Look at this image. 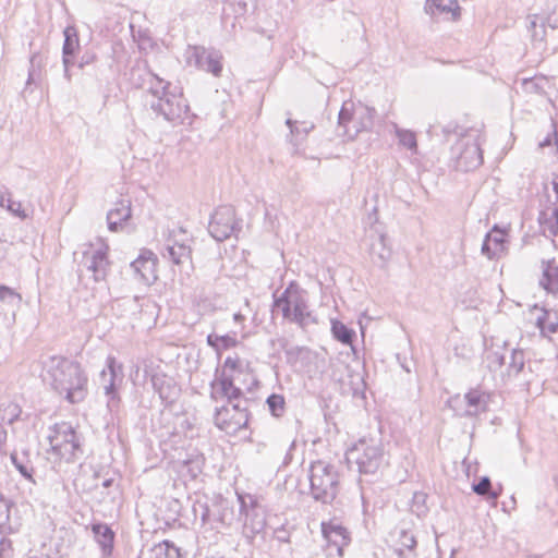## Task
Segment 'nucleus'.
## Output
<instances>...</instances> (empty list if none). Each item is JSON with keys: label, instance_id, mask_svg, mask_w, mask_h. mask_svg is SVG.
<instances>
[{"label": "nucleus", "instance_id": "f257e3e1", "mask_svg": "<svg viewBox=\"0 0 558 558\" xmlns=\"http://www.w3.org/2000/svg\"><path fill=\"white\" fill-rule=\"evenodd\" d=\"M47 375L52 389L72 404L85 400L88 389V378L77 362L61 356H50L46 363Z\"/></svg>", "mask_w": 558, "mask_h": 558}, {"label": "nucleus", "instance_id": "f03ea898", "mask_svg": "<svg viewBox=\"0 0 558 558\" xmlns=\"http://www.w3.org/2000/svg\"><path fill=\"white\" fill-rule=\"evenodd\" d=\"M149 74L154 80L148 88V93L153 96V99L148 102L151 111L161 116L168 122L183 124L184 120L189 118L190 111V106L183 94L181 92L179 94L170 92V82L153 72H149Z\"/></svg>", "mask_w": 558, "mask_h": 558}, {"label": "nucleus", "instance_id": "7ed1b4c3", "mask_svg": "<svg viewBox=\"0 0 558 558\" xmlns=\"http://www.w3.org/2000/svg\"><path fill=\"white\" fill-rule=\"evenodd\" d=\"M345 459L362 475H375L388 463L381 439L374 437L359 439L347 451Z\"/></svg>", "mask_w": 558, "mask_h": 558}, {"label": "nucleus", "instance_id": "20e7f679", "mask_svg": "<svg viewBox=\"0 0 558 558\" xmlns=\"http://www.w3.org/2000/svg\"><path fill=\"white\" fill-rule=\"evenodd\" d=\"M310 495L323 505H331L340 492L338 468L327 461H313L308 469Z\"/></svg>", "mask_w": 558, "mask_h": 558}, {"label": "nucleus", "instance_id": "39448f33", "mask_svg": "<svg viewBox=\"0 0 558 558\" xmlns=\"http://www.w3.org/2000/svg\"><path fill=\"white\" fill-rule=\"evenodd\" d=\"M195 520H201V527L206 531L229 526L234 518L233 508L223 498L209 500L207 497L197 498L192 507Z\"/></svg>", "mask_w": 558, "mask_h": 558}, {"label": "nucleus", "instance_id": "423d86ee", "mask_svg": "<svg viewBox=\"0 0 558 558\" xmlns=\"http://www.w3.org/2000/svg\"><path fill=\"white\" fill-rule=\"evenodd\" d=\"M52 452L68 463L74 462L83 453L80 437L68 422L56 423L47 436Z\"/></svg>", "mask_w": 558, "mask_h": 558}, {"label": "nucleus", "instance_id": "0eeeda50", "mask_svg": "<svg viewBox=\"0 0 558 558\" xmlns=\"http://www.w3.org/2000/svg\"><path fill=\"white\" fill-rule=\"evenodd\" d=\"M275 305L281 307L284 318H289L302 327L308 322H315L308 311L304 291L294 281L290 282L281 296L275 300Z\"/></svg>", "mask_w": 558, "mask_h": 558}, {"label": "nucleus", "instance_id": "6e6552de", "mask_svg": "<svg viewBox=\"0 0 558 558\" xmlns=\"http://www.w3.org/2000/svg\"><path fill=\"white\" fill-rule=\"evenodd\" d=\"M284 353L289 364L300 365L311 378L320 376L326 371L327 362L325 356L306 347H291Z\"/></svg>", "mask_w": 558, "mask_h": 558}, {"label": "nucleus", "instance_id": "1a4fd4ad", "mask_svg": "<svg viewBox=\"0 0 558 558\" xmlns=\"http://www.w3.org/2000/svg\"><path fill=\"white\" fill-rule=\"evenodd\" d=\"M240 230L233 206L222 205L216 208L208 225V231L216 241L222 242Z\"/></svg>", "mask_w": 558, "mask_h": 558}, {"label": "nucleus", "instance_id": "9d476101", "mask_svg": "<svg viewBox=\"0 0 558 558\" xmlns=\"http://www.w3.org/2000/svg\"><path fill=\"white\" fill-rule=\"evenodd\" d=\"M187 62L203 71L219 77L222 72V54L215 49H206L203 46L189 47L186 52Z\"/></svg>", "mask_w": 558, "mask_h": 558}, {"label": "nucleus", "instance_id": "9b49d317", "mask_svg": "<svg viewBox=\"0 0 558 558\" xmlns=\"http://www.w3.org/2000/svg\"><path fill=\"white\" fill-rule=\"evenodd\" d=\"M251 506L247 507L245 498L239 496L240 500V514L244 515L243 535L252 542L254 537L262 533L266 526V518L264 509L257 505L250 496Z\"/></svg>", "mask_w": 558, "mask_h": 558}, {"label": "nucleus", "instance_id": "f8f14e48", "mask_svg": "<svg viewBox=\"0 0 558 558\" xmlns=\"http://www.w3.org/2000/svg\"><path fill=\"white\" fill-rule=\"evenodd\" d=\"M209 386V398L215 402L226 399L228 404L243 397V391L234 385L232 375H228L225 371L219 373L218 368L216 369V377Z\"/></svg>", "mask_w": 558, "mask_h": 558}, {"label": "nucleus", "instance_id": "ddd939ff", "mask_svg": "<svg viewBox=\"0 0 558 558\" xmlns=\"http://www.w3.org/2000/svg\"><path fill=\"white\" fill-rule=\"evenodd\" d=\"M107 251V247L94 250L89 246L87 251L83 252L81 266L93 274V279L96 282L105 280L108 275L110 263Z\"/></svg>", "mask_w": 558, "mask_h": 558}, {"label": "nucleus", "instance_id": "4468645a", "mask_svg": "<svg viewBox=\"0 0 558 558\" xmlns=\"http://www.w3.org/2000/svg\"><path fill=\"white\" fill-rule=\"evenodd\" d=\"M322 534L329 546H335L337 554L343 556V549L351 542L348 530L336 521L323 522Z\"/></svg>", "mask_w": 558, "mask_h": 558}, {"label": "nucleus", "instance_id": "2eb2a0df", "mask_svg": "<svg viewBox=\"0 0 558 558\" xmlns=\"http://www.w3.org/2000/svg\"><path fill=\"white\" fill-rule=\"evenodd\" d=\"M130 266L136 279L145 284L153 283L157 278L156 259L150 251L143 252Z\"/></svg>", "mask_w": 558, "mask_h": 558}, {"label": "nucleus", "instance_id": "dca6fc26", "mask_svg": "<svg viewBox=\"0 0 558 558\" xmlns=\"http://www.w3.org/2000/svg\"><path fill=\"white\" fill-rule=\"evenodd\" d=\"M460 154L457 157L458 167L464 171L478 168L483 163V154L476 141L461 144Z\"/></svg>", "mask_w": 558, "mask_h": 558}, {"label": "nucleus", "instance_id": "f3484780", "mask_svg": "<svg viewBox=\"0 0 558 558\" xmlns=\"http://www.w3.org/2000/svg\"><path fill=\"white\" fill-rule=\"evenodd\" d=\"M132 217L131 201L120 199L107 214L108 229L111 232L123 230L124 223Z\"/></svg>", "mask_w": 558, "mask_h": 558}, {"label": "nucleus", "instance_id": "a211bd4d", "mask_svg": "<svg viewBox=\"0 0 558 558\" xmlns=\"http://www.w3.org/2000/svg\"><path fill=\"white\" fill-rule=\"evenodd\" d=\"M191 239H183L182 243L166 244L162 253L163 258L182 266L192 262Z\"/></svg>", "mask_w": 558, "mask_h": 558}, {"label": "nucleus", "instance_id": "6ab92c4d", "mask_svg": "<svg viewBox=\"0 0 558 558\" xmlns=\"http://www.w3.org/2000/svg\"><path fill=\"white\" fill-rule=\"evenodd\" d=\"M539 286L548 293L558 294V262L556 258L542 259Z\"/></svg>", "mask_w": 558, "mask_h": 558}, {"label": "nucleus", "instance_id": "aec40b11", "mask_svg": "<svg viewBox=\"0 0 558 558\" xmlns=\"http://www.w3.org/2000/svg\"><path fill=\"white\" fill-rule=\"evenodd\" d=\"M153 389L158 393L161 401L166 404L172 403L178 395V389L171 378L161 374H154L150 377Z\"/></svg>", "mask_w": 558, "mask_h": 558}, {"label": "nucleus", "instance_id": "412c9836", "mask_svg": "<svg viewBox=\"0 0 558 558\" xmlns=\"http://www.w3.org/2000/svg\"><path fill=\"white\" fill-rule=\"evenodd\" d=\"M505 242L504 231L498 226H494L492 231L485 235L482 253L493 259L505 250Z\"/></svg>", "mask_w": 558, "mask_h": 558}, {"label": "nucleus", "instance_id": "4be33fe9", "mask_svg": "<svg viewBox=\"0 0 558 558\" xmlns=\"http://www.w3.org/2000/svg\"><path fill=\"white\" fill-rule=\"evenodd\" d=\"M92 532L100 546L102 556H111L114 545V532L112 529L106 523H94L92 524Z\"/></svg>", "mask_w": 558, "mask_h": 558}, {"label": "nucleus", "instance_id": "5701e85b", "mask_svg": "<svg viewBox=\"0 0 558 558\" xmlns=\"http://www.w3.org/2000/svg\"><path fill=\"white\" fill-rule=\"evenodd\" d=\"M107 368L109 374L104 369L101 372V378L106 380L107 376H109L108 384L105 385V393L109 397L108 405L111 407L119 402L118 393L116 390V378L118 376V372H121L122 366L119 365L113 356H108L107 359Z\"/></svg>", "mask_w": 558, "mask_h": 558}, {"label": "nucleus", "instance_id": "b1692460", "mask_svg": "<svg viewBox=\"0 0 558 558\" xmlns=\"http://www.w3.org/2000/svg\"><path fill=\"white\" fill-rule=\"evenodd\" d=\"M355 108L354 102L351 100L342 104L338 114V135L348 136L351 140L354 138L353 132H351V129L348 125L349 123H352V125L355 123Z\"/></svg>", "mask_w": 558, "mask_h": 558}, {"label": "nucleus", "instance_id": "393cba45", "mask_svg": "<svg viewBox=\"0 0 558 558\" xmlns=\"http://www.w3.org/2000/svg\"><path fill=\"white\" fill-rule=\"evenodd\" d=\"M466 408L463 416H475L487 410L488 397L480 390H471L464 395Z\"/></svg>", "mask_w": 558, "mask_h": 558}, {"label": "nucleus", "instance_id": "a878e982", "mask_svg": "<svg viewBox=\"0 0 558 558\" xmlns=\"http://www.w3.org/2000/svg\"><path fill=\"white\" fill-rule=\"evenodd\" d=\"M376 110L368 106L360 105L355 108V123L352 125L353 136L360 132L369 130L374 124Z\"/></svg>", "mask_w": 558, "mask_h": 558}, {"label": "nucleus", "instance_id": "bb28decb", "mask_svg": "<svg viewBox=\"0 0 558 558\" xmlns=\"http://www.w3.org/2000/svg\"><path fill=\"white\" fill-rule=\"evenodd\" d=\"M416 545L417 542L413 533L401 530L395 553L399 558H416Z\"/></svg>", "mask_w": 558, "mask_h": 558}, {"label": "nucleus", "instance_id": "cd10ccee", "mask_svg": "<svg viewBox=\"0 0 558 558\" xmlns=\"http://www.w3.org/2000/svg\"><path fill=\"white\" fill-rule=\"evenodd\" d=\"M374 264L384 267L391 257V250L386 244V236L380 234L372 244L369 250Z\"/></svg>", "mask_w": 558, "mask_h": 558}, {"label": "nucleus", "instance_id": "c85d7f7f", "mask_svg": "<svg viewBox=\"0 0 558 558\" xmlns=\"http://www.w3.org/2000/svg\"><path fill=\"white\" fill-rule=\"evenodd\" d=\"M287 126L290 129V142L293 146L298 147L307 136V134L314 129L313 123L298 122L292 119H287Z\"/></svg>", "mask_w": 558, "mask_h": 558}, {"label": "nucleus", "instance_id": "c756f323", "mask_svg": "<svg viewBox=\"0 0 558 558\" xmlns=\"http://www.w3.org/2000/svg\"><path fill=\"white\" fill-rule=\"evenodd\" d=\"M10 459L15 469L24 478L28 480L33 484L36 483L33 476L34 468L32 466L31 460L25 452L20 456L16 451H14L11 453Z\"/></svg>", "mask_w": 558, "mask_h": 558}, {"label": "nucleus", "instance_id": "7c9ffc66", "mask_svg": "<svg viewBox=\"0 0 558 558\" xmlns=\"http://www.w3.org/2000/svg\"><path fill=\"white\" fill-rule=\"evenodd\" d=\"M64 41L62 47V54L75 56L80 50V38L75 26H66L63 31Z\"/></svg>", "mask_w": 558, "mask_h": 558}, {"label": "nucleus", "instance_id": "2f4dec72", "mask_svg": "<svg viewBox=\"0 0 558 558\" xmlns=\"http://www.w3.org/2000/svg\"><path fill=\"white\" fill-rule=\"evenodd\" d=\"M331 333L343 344H351L355 337V331L338 319H331Z\"/></svg>", "mask_w": 558, "mask_h": 558}, {"label": "nucleus", "instance_id": "473e14b6", "mask_svg": "<svg viewBox=\"0 0 558 558\" xmlns=\"http://www.w3.org/2000/svg\"><path fill=\"white\" fill-rule=\"evenodd\" d=\"M525 364V355L523 350L513 349L510 354V360L507 367V375L509 377L518 376L524 367Z\"/></svg>", "mask_w": 558, "mask_h": 558}, {"label": "nucleus", "instance_id": "72a5a7b5", "mask_svg": "<svg viewBox=\"0 0 558 558\" xmlns=\"http://www.w3.org/2000/svg\"><path fill=\"white\" fill-rule=\"evenodd\" d=\"M214 424L227 433L232 430V420L228 405L217 407L214 413Z\"/></svg>", "mask_w": 558, "mask_h": 558}, {"label": "nucleus", "instance_id": "f704fd0d", "mask_svg": "<svg viewBox=\"0 0 558 558\" xmlns=\"http://www.w3.org/2000/svg\"><path fill=\"white\" fill-rule=\"evenodd\" d=\"M155 558H180L179 548L170 541H162L153 548Z\"/></svg>", "mask_w": 558, "mask_h": 558}, {"label": "nucleus", "instance_id": "c9c22d12", "mask_svg": "<svg viewBox=\"0 0 558 558\" xmlns=\"http://www.w3.org/2000/svg\"><path fill=\"white\" fill-rule=\"evenodd\" d=\"M551 185L556 195V202L554 204L551 216L548 219V228L554 235L558 236V174L553 175Z\"/></svg>", "mask_w": 558, "mask_h": 558}, {"label": "nucleus", "instance_id": "e433bc0d", "mask_svg": "<svg viewBox=\"0 0 558 558\" xmlns=\"http://www.w3.org/2000/svg\"><path fill=\"white\" fill-rule=\"evenodd\" d=\"M266 403L268 405V410L271 413V415L276 417H281L286 412V400L283 396L278 393H271L267 400Z\"/></svg>", "mask_w": 558, "mask_h": 558}, {"label": "nucleus", "instance_id": "4c0bfd02", "mask_svg": "<svg viewBox=\"0 0 558 558\" xmlns=\"http://www.w3.org/2000/svg\"><path fill=\"white\" fill-rule=\"evenodd\" d=\"M473 490L480 496H486L488 499L496 500L499 493L492 489V482L488 476H483L478 483L473 485Z\"/></svg>", "mask_w": 558, "mask_h": 558}, {"label": "nucleus", "instance_id": "58836bf2", "mask_svg": "<svg viewBox=\"0 0 558 558\" xmlns=\"http://www.w3.org/2000/svg\"><path fill=\"white\" fill-rule=\"evenodd\" d=\"M537 326L539 327L542 332H548L550 335L558 332V317L555 316L551 319V315L549 313H545L543 316L537 318Z\"/></svg>", "mask_w": 558, "mask_h": 558}, {"label": "nucleus", "instance_id": "ea45409f", "mask_svg": "<svg viewBox=\"0 0 558 558\" xmlns=\"http://www.w3.org/2000/svg\"><path fill=\"white\" fill-rule=\"evenodd\" d=\"M204 458L202 456H195L192 459L183 461V468L186 469L187 474L191 478H196L203 471Z\"/></svg>", "mask_w": 558, "mask_h": 558}, {"label": "nucleus", "instance_id": "a19ab883", "mask_svg": "<svg viewBox=\"0 0 558 558\" xmlns=\"http://www.w3.org/2000/svg\"><path fill=\"white\" fill-rule=\"evenodd\" d=\"M350 393L355 397L364 392L365 381L360 373H349Z\"/></svg>", "mask_w": 558, "mask_h": 558}, {"label": "nucleus", "instance_id": "79ce46f5", "mask_svg": "<svg viewBox=\"0 0 558 558\" xmlns=\"http://www.w3.org/2000/svg\"><path fill=\"white\" fill-rule=\"evenodd\" d=\"M41 62H43V59L38 53H34L31 57V60H29L31 68L28 70V78H27L26 85H31V84L35 83L36 80L40 76V71L39 70L37 71L36 66L40 68Z\"/></svg>", "mask_w": 558, "mask_h": 558}, {"label": "nucleus", "instance_id": "37998d69", "mask_svg": "<svg viewBox=\"0 0 558 558\" xmlns=\"http://www.w3.org/2000/svg\"><path fill=\"white\" fill-rule=\"evenodd\" d=\"M397 134L401 145L409 149H413L416 147V137L413 132L400 130L397 132Z\"/></svg>", "mask_w": 558, "mask_h": 558}, {"label": "nucleus", "instance_id": "c03bdc74", "mask_svg": "<svg viewBox=\"0 0 558 558\" xmlns=\"http://www.w3.org/2000/svg\"><path fill=\"white\" fill-rule=\"evenodd\" d=\"M219 340L220 351L235 348L239 344V341L236 340V331L219 336Z\"/></svg>", "mask_w": 558, "mask_h": 558}, {"label": "nucleus", "instance_id": "a18cd8bd", "mask_svg": "<svg viewBox=\"0 0 558 558\" xmlns=\"http://www.w3.org/2000/svg\"><path fill=\"white\" fill-rule=\"evenodd\" d=\"M440 12L451 13L452 20L457 21L460 17V7L458 3V0H449V3L446 5H442L440 3V7H435Z\"/></svg>", "mask_w": 558, "mask_h": 558}, {"label": "nucleus", "instance_id": "49530a36", "mask_svg": "<svg viewBox=\"0 0 558 558\" xmlns=\"http://www.w3.org/2000/svg\"><path fill=\"white\" fill-rule=\"evenodd\" d=\"M248 413L241 412L240 414L236 413L235 415L231 416L232 420V432H236L241 428H246L248 424Z\"/></svg>", "mask_w": 558, "mask_h": 558}, {"label": "nucleus", "instance_id": "de8ad7c7", "mask_svg": "<svg viewBox=\"0 0 558 558\" xmlns=\"http://www.w3.org/2000/svg\"><path fill=\"white\" fill-rule=\"evenodd\" d=\"M96 60H97L96 53L92 50H86L80 58V60L77 62V66L80 69H84L85 66L90 65L94 62H96Z\"/></svg>", "mask_w": 558, "mask_h": 558}, {"label": "nucleus", "instance_id": "09e8293b", "mask_svg": "<svg viewBox=\"0 0 558 558\" xmlns=\"http://www.w3.org/2000/svg\"><path fill=\"white\" fill-rule=\"evenodd\" d=\"M248 402L250 400L243 396L233 402H229L227 405L230 404L232 409L239 414L241 412L248 413Z\"/></svg>", "mask_w": 558, "mask_h": 558}, {"label": "nucleus", "instance_id": "8fccbe9b", "mask_svg": "<svg viewBox=\"0 0 558 558\" xmlns=\"http://www.w3.org/2000/svg\"><path fill=\"white\" fill-rule=\"evenodd\" d=\"M0 299L2 301H20V295L7 286H0Z\"/></svg>", "mask_w": 558, "mask_h": 558}, {"label": "nucleus", "instance_id": "3c124183", "mask_svg": "<svg viewBox=\"0 0 558 558\" xmlns=\"http://www.w3.org/2000/svg\"><path fill=\"white\" fill-rule=\"evenodd\" d=\"M183 239H190V238L186 235V232L182 228H180L178 231H172L170 233L169 238L167 239L166 244L182 243Z\"/></svg>", "mask_w": 558, "mask_h": 558}, {"label": "nucleus", "instance_id": "603ef678", "mask_svg": "<svg viewBox=\"0 0 558 558\" xmlns=\"http://www.w3.org/2000/svg\"><path fill=\"white\" fill-rule=\"evenodd\" d=\"M74 57L75 56L62 54V63H63V69H64V77L69 82L71 81L70 68L74 64Z\"/></svg>", "mask_w": 558, "mask_h": 558}, {"label": "nucleus", "instance_id": "864d4df0", "mask_svg": "<svg viewBox=\"0 0 558 558\" xmlns=\"http://www.w3.org/2000/svg\"><path fill=\"white\" fill-rule=\"evenodd\" d=\"M226 368H229L231 371H241V364H240V360L239 357H231V356H228L226 360H225V363H223V369L226 372Z\"/></svg>", "mask_w": 558, "mask_h": 558}, {"label": "nucleus", "instance_id": "5fc2aeb1", "mask_svg": "<svg viewBox=\"0 0 558 558\" xmlns=\"http://www.w3.org/2000/svg\"><path fill=\"white\" fill-rule=\"evenodd\" d=\"M219 341V335L216 333H209L206 339L207 344L218 353L220 352Z\"/></svg>", "mask_w": 558, "mask_h": 558}, {"label": "nucleus", "instance_id": "6e6d98bb", "mask_svg": "<svg viewBox=\"0 0 558 558\" xmlns=\"http://www.w3.org/2000/svg\"><path fill=\"white\" fill-rule=\"evenodd\" d=\"M524 84L527 88H530L531 90L535 92V93H538L541 90V87L538 86L537 83H535L534 81L532 80H525L524 81Z\"/></svg>", "mask_w": 558, "mask_h": 558}, {"label": "nucleus", "instance_id": "4d7b16f0", "mask_svg": "<svg viewBox=\"0 0 558 558\" xmlns=\"http://www.w3.org/2000/svg\"><path fill=\"white\" fill-rule=\"evenodd\" d=\"M233 320L235 324L240 325L241 326V329H243L244 327V320H245V316L242 315L241 313H235L233 314Z\"/></svg>", "mask_w": 558, "mask_h": 558}, {"label": "nucleus", "instance_id": "13d9d810", "mask_svg": "<svg viewBox=\"0 0 558 558\" xmlns=\"http://www.w3.org/2000/svg\"><path fill=\"white\" fill-rule=\"evenodd\" d=\"M494 357V362L498 365V366H501L504 363H505V355L504 354H498L497 352L494 353L492 355Z\"/></svg>", "mask_w": 558, "mask_h": 558}, {"label": "nucleus", "instance_id": "bf43d9fd", "mask_svg": "<svg viewBox=\"0 0 558 558\" xmlns=\"http://www.w3.org/2000/svg\"><path fill=\"white\" fill-rule=\"evenodd\" d=\"M112 483H113L112 478L105 480L102 482V487L108 488V487H110L112 485Z\"/></svg>", "mask_w": 558, "mask_h": 558}, {"label": "nucleus", "instance_id": "052dcab7", "mask_svg": "<svg viewBox=\"0 0 558 558\" xmlns=\"http://www.w3.org/2000/svg\"><path fill=\"white\" fill-rule=\"evenodd\" d=\"M536 27V15L532 16L530 21V28L534 29Z\"/></svg>", "mask_w": 558, "mask_h": 558}, {"label": "nucleus", "instance_id": "680f3d73", "mask_svg": "<svg viewBox=\"0 0 558 558\" xmlns=\"http://www.w3.org/2000/svg\"><path fill=\"white\" fill-rule=\"evenodd\" d=\"M550 145V138L547 137L545 141L539 143L541 147L549 146Z\"/></svg>", "mask_w": 558, "mask_h": 558}, {"label": "nucleus", "instance_id": "e2e57ef3", "mask_svg": "<svg viewBox=\"0 0 558 558\" xmlns=\"http://www.w3.org/2000/svg\"><path fill=\"white\" fill-rule=\"evenodd\" d=\"M425 497H426V496H425L424 494H422V493H420V494H418V493H416V494L414 495V499H415V500H418V498H425Z\"/></svg>", "mask_w": 558, "mask_h": 558}, {"label": "nucleus", "instance_id": "0e129e2a", "mask_svg": "<svg viewBox=\"0 0 558 558\" xmlns=\"http://www.w3.org/2000/svg\"><path fill=\"white\" fill-rule=\"evenodd\" d=\"M554 134H555V144L558 146V133L556 130H555Z\"/></svg>", "mask_w": 558, "mask_h": 558}, {"label": "nucleus", "instance_id": "69168bd1", "mask_svg": "<svg viewBox=\"0 0 558 558\" xmlns=\"http://www.w3.org/2000/svg\"><path fill=\"white\" fill-rule=\"evenodd\" d=\"M192 117H193V116L191 114V111H189V118H186V119L184 120V122H185L186 120H189V121H187V124H191V119H192Z\"/></svg>", "mask_w": 558, "mask_h": 558}, {"label": "nucleus", "instance_id": "338daca9", "mask_svg": "<svg viewBox=\"0 0 558 558\" xmlns=\"http://www.w3.org/2000/svg\"><path fill=\"white\" fill-rule=\"evenodd\" d=\"M526 558H542V557L538 555H529Z\"/></svg>", "mask_w": 558, "mask_h": 558}, {"label": "nucleus", "instance_id": "774afa93", "mask_svg": "<svg viewBox=\"0 0 558 558\" xmlns=\"http://www.w3.org/2000/svg\"><path fill=\"white\" fill-rule=\"evenodd\" d=\"M32 558H49L48 556L32 557Z\"/></svg>", "mask_w": 558, "mask_h": 558}]
</instances>
